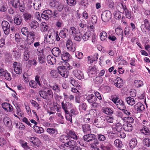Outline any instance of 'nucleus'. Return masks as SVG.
Masks as SVG:
<instances>
[{
  "label": "nucleus",
  "mask_w": 150,
  "mask_h": 150,
  "mask_svg": "<svg viewBox=\"0 0 150 150\" xmlns=\"http://www.w3.org/2000/svg\"><path fill=\"white\" fill-rule=\"evenodd\" d=\"M84 140L87 142H93L91 145V147L96 146L99 144L98 141L96 138L95 135L93 134H88L83 136Z\"/></svg>",
  "instance_id": "f257e3e1"
},
{
  "label": "nucleus",
  "mask_w": 150,
  "mask_h": 150,
  "mask_svg": "<svg viewBox=\"0 0 150 150\" xmlns=\"http://www.w3.org/2000/svg\"><path fill=\"white\" fill-rule=\"evenodd\" d=\"M112 100L116 105L117 107L120 110H123L125 108L124 102L122 100L119 99L118 97L116 96L113 97L112 98Z\"/></svg>",
  "instance_id": "f03ea898"
},
{
  "label": "nucleus",
  "mask_w": 150,
  "mask_h": 150,
  "mask_svg": "<svg viewBox=\"0 0 150 150\" xmlns=\"http://www.w3.org/2000/svg\"><path fill=\"white\" fill-rule=\"evenodd\" d=\"M67 66L68 65L67 67L64 66H60L58 67L57 69L59 73L62 76L64 77H66L67 76V69H70L71 67L69 66L68 63H66Z\"/></svg>",
  "instance_id": "7ed1b4c3"
},
{
  "label": "nucleus",
  "mask_w": 150,
  "mask_h": 150,
  "mask_svg": "<svg viewBox=\"0 0 150 150\" xmlns=\"http://www.w3.org/2000/svg\"><path fill=\"white\" fill-rule=\"evenodd\" d=\"M86 100L91 105L93 108H96L98 105V103H97V99L96 96L93 94L90 95L86 97Z\"/></svg>",
  "instance_id": "20e7f679"
},
{
  "label": "nucleus",
  "mask_w": 150,
  "mask_h": 150,
  "mask_svg": "<svg viewBox=\"0 0 150 150\" xmlns=\"http://www.w3.org/2000/svg\"><path fill=\"white\" fill-rule=\"evenodd\" d=\"M93 124L97 127L100 128L106 125V121L103 117L101 116L95 119Z\"/></svg>",
  "instance_id": "39448f33"
},
{
  "label": "nucleus",
  "mask_w": 150,
  "mask_h": 150,
  "mask_svg": "<svg viewBox=\"0 0 150 150\" xmlns=\"http://www.w3.org/2000/svg\"><path fill=\"white\" fill-rule=\"evenodd\" d=\"M111 17V13L109 11H105L101 14L102 19L104 22H107L109 21Z\"/></svg>",
  "instance_id": "423d86ee"
},
{
  "label": "nucleus",
  "mask_w": 150,
  "mask_h": 150,
  "mask_svg": "<svg viewBox=\"0 0 150 150\" xmlns=\"http://www.w3.org/2000/svg\"><path fill=\"white\" fill-rule=\"evenodd\" d=\"M1 26L4 34L6 35L8 34L10 32V25L8 22L3 21L1 23Z\"/></svg>",
  "instance_id": "0eeeda50"
},
{
  "label": "nucleus",
  "mask_w": 150,
  "mask_h": 150,
  "mask_svg": "<svg viewBox=\"0 0 150 150\" xmlns=\"http://www.w3.org/2000/svg\"><path fill=\"white\" fill-rule=\"evenodd\" d=\"M14 71L17 74H20L22 72L21 65L20 63L15 62L13 64Z\"/></svg>",
  "instance_id": "6e6552de"
},
{
  "label": "nucleus",
  "mask_w": 150,
  "mask_h": 150,
  "mask_svg": "<svg viewBox=\"0 0 150 150\" xmlns=\"http://www.w3.org/2000/svg\"><path fill=\"white\" fill-rule=\"evenodd\" d=\"M14 22L16 25H22L23 23L22 16L19 15H16L14 17Z\"/></svg>",
  "instance_id": "1a4fd4ad"
},
{
  "label": "nucleus",
  "mask_w": 150,
  "mask_h": 150,
  "mask_svg": "<svg viewBox=\"0 0 150 150\" xmlns=\"http://www.w3.org/2000/svg\"><path fill=\"white\" fill-rule=\"evenodd\" d=\"M135 110L139 112H141L145 109L144 105L142 103L138 102L134 106Z\"/></svg>",
  "instance_id": "9d476101"
},
{
  "label": "nucleus",
  "mask_w": 150,
  "mask_h": 150,
  "mask_svg": "<svg viewBox=\"0 0 150 150\" xmlns=\"http://www.w3.org/2000/svg\"><path fill=\"white\" fill-rule=\"evenodd\" d=\"M1 105L3 108L6 111L11 112L13 110L12 106L7 103H2Z\"/></svg>",
  "instance_id": "9b49d317"
},
{
  "label": "nucleus",
  "mask_w": 150,
  "mask_h": 150,
  "mask_svg": "<svg viewBox=\"0 0 150 150\" xmlns=\"http://www.w3.org/2000/svg\"><path fill=\"white\" fill-rule=\"evenodd\" d=\"M100 148L103 150H111L112 146L109 142H105L102 144Z\"/></svg>",
  "instance_id": "f8f14e48"
},
{
  "label": "nucleus",
  "mask_w": 150,
  "mask_h": 150,
  "mask_svg": "<svg viewBox=\"0 0 150 150\" xmlns=\"http://www.w3.org/2000/svg\"><path fill=\"white\" fill-rule=\"evenodd\" d=\"M52 52L54 56L58 57L61 54V51L59 47H55L52 49Z\"/></svg>",
  "instance_id": "ddd939ff"
},
{
  "label": "nucleus",
  "mask_w": 150,
  "mask_h": 150,
  "mask_svg": "<svg viewBox=\"0 0 150 150\" xmlns=\"http://www.w3.org/2000/svg\"><path fill=\"white\" fill-rule=\"evenodd\" d=\"M68 30L66 28H63L59 33L60 37L63 38H67L68 35Z\"/></svg>",
  "instance_id": "4468645a"
},
{
  "label": "nucleus",
  "mask_w": 150,
  "mask_h": 150,
  "mask_svg": "<svg viewBox=\"0 0 150 150\" xmlns=\"http://www.w3.org/2000/svg\"><path fill=\"white\" fill-rule=\"evenodd\" d=\"M69 137L68 136L62 135L60 137L59 140L60 141L64 143V146H65L68 142H69Z\"/></svg>",
  "instance_id": "2eb2a0df"
},
{
  "label": "nucleus",
  "mask_w": 150,
  "mask_h": 150,
  "mask_svg": "<svg viewBox=\"0 0 150 150\" xmlns=\"http://www.w3.org/2000/svg\"><path fill=\"white\" fill-rule=\"evenodd\" d=\"M83 131L84 134L88 133L91 132L90 125L88 124H85L82 125Z\"/></svg>",
  "instance_id": "dca6fc26"
},
{
  "label": "nucleus",
  "mask_w": 150,
  "mask_h": 150,
  "mask_svg": "<svg viewBox=\"0 0 150 150\" xmlns=\"http://www.w3.org/2000/svg\"><path fill=\"white\" fill-rule=\"evenodd\" d=\"M47 61L50 64L53 65L55 64L56 62V59L55 57L48 55L47 58Z\"/></svg>",
  "instance_id": "f3484780"
},
{
  "label": "nucleus",
  "mask_w": 150,
  "mask_h": 150,
  "mask_svg": "<svg viewBox=\"0 0 150 150\" xmlns=\"http://www.w3.org/2000/svg\"><path fill=\"white\" fill-rule=\"evenodd\" d=\"M70 55L67 52H64L62 54V59L64 62L68 61L69 59Z\"/></svg>",
  "instance_id": "a211bd4d"
},
{
  "label": "nucleus",
  "mask_w": 150,
  "mask_h": 150,
  "mask_svg": "<svg viewBox=\"0 0 150 150\" xmlns=\"http://www.w3.org/2000/svg\"><path fill=\"white\" fill-rule=\"evenodd\" d=\"M47 132L52 136L56 135L57 133V129L52 128H48L46 130Z\"/></svg>",
  "instance_id": "6ab92c4d"
},
{
  "label": "nucleus",
  "mask_w": 150,
  "mask_h": 150,
  "mask_svg": "<svg viewBox=\"0 0 150 150\" xmlns=\"http://www.w3.org/2000/svg\"><path fill=\"white\" fill-rule=\"evenodd\" d=\"M33 128L35 130V132L37 133L41 134L43 133L44 131V129L42 127H38L36 125L33 126Z\"/></svg>",
  "instance_id": "aec40b11"
},
{
  "label": "nucleus",
  "mask_w": 150,
  "mask_h": 150,
  "mask_svg": "<svg viewBox=\"0 0 150 150\" xmlns=\"http://www.w3.org/2000/svg\"><path fill=\"white\" fill-rule=\"evenodd\" d=\"M41 2L40 0H34L33 4L34 8L36 10H38L41 6Z\"/></svg>",
  "instance_id": "412c9836"
},
{
  "label": "nucleus",
  "mask_w": 150,
  "mask_h": 150,
  "mask_svg": "<svg viewBox=\"0 0 150 150\" xmlns=\"http://www.w3.org/2000/svg\"><path fill=\"white\" fill-rule=\"evenodd\" d=\"M117 82L114 83L115 85L118 88L122 87L123 84L122 79L120 78L119 77L117 79Z\"/></svg>",
  "instance_id": "4be33fe9"
},
{
  "label": "nucleus",
  "mask_w": 150,
  "mask_h": 150,
  "mask_svg": "<svg viewBox=\"0 0 150 150\" xmlns=\"http://www.w3.org/2000/svg\"><path fill=\"white\" fill-rule=\"evenodd\" d=\"M76 144V142L75 141L70 140V139L69 140V142H68L65 146L69 148L71 150Z\"/></svg>",
  "instance_id": "5701e85b"
},
{
  "label": "nucleus",
  "mask_w": 150,
  "mask_h": 150,
  "mask_svg": "<svg viewBox=\"0 0 150 150\" xmlns=\"http://www.w3.org/2000/svg\"><path fill=\"white\" fill-rule=\"evenodd\" d=\"M3 121L4 124L8 127H11V121L9 117H5L3 119Z\"/></svg>",
  "instance_id": "b1692460"
},
{
  "label": "nucleus",
  "mask_w": 150,
  "mask_h": 150,
  "mask_svg": "<svg viewBox=\"0 0 150 150\" xmlns=\"http://www.w3.org/2000/svg\"><path fill=\"white\" fill-rule=\"evenodd\" d=\"M103 112L109 115H110L112 114L113 110L110 108L108 107L103 108L102 109Z\"/></svg>",
  "instance_id": "393cba45"
},
{
  "label": "nucleus",
  "mask_w": 150,
  "mask_h": 150,
  "mask_svg": "<svg viewBox=\"0 0 150 150\" xmlns=\"http://www.w3.org/2000/svg\"><path fill=\"white\" fill-rule=\"evenodd\" d=\"M127 103L131 105H133L135 103V101L134 98L130 97H128L126 98Z\"/></svg>",
  "instance_id": "a878e982"
},
{
  "label": "nucleus",
  "mask_w": 150,
  "mask_h": 150,
  "mask_svg": "<svg viewBox=\"0 0 150 150\" xmlns=\"http://www.w3.org/2000/svg\"><path fill=\"white\" fill-rule=\"evenodd\" d=\"M45 89L46 91V94H47V99L49 97L53 98V93L52 90L49 88H45Z\"/></svg>",
  "instance_id": "bb28decb"
},
{
  "label": "nucleus",
  "mask_w": 150,
  "mask_h": 150,
  "mask_svg": "<svg viewBox=\"0 0 150 150\" xmlns=\"http://www.w3.org/2000/svg\"><path fill=\"white\" fill-rule=\"evenodd\" d=\"M71 104L69 103H62V109L64 110L66 114H68L69 111L67 110L69 108V105Z\"/></svg>",
  "instance_id": "cd10ccee"
},
{
  "label": "nucleus",
  "mask_w": 150,
  "mask_h": 150,
  "mask_svg": "<svg viewBox=\"0 0 150 150\" xmlns=\"http://www.w3.org/2000/svg\"><path fill=\"white\" fill-rule=\"evenodd\" d=\"M123 128L126 131L130 132L133 129V127L130 124H125L124 125Z\"/></svg>",
  "instance_id": "c85d7f7f"
},
{
  "label": "nucleus",
  "mask_w": 150,
  "mask_h": 150,
  "mask_svg": "<svg viewBox=\"0 0 150 150\" xmlns=\"http://www.w3.org/2000/svg\"><path fill=\"white\" fill-rule=\"evenodd\" d=\"M46 91L45 89L44 88L43 89L40 91L39 93L41 97L44 99L47 100V96Z\"/></svg>",
  "instance_id": "c756f323"
},
{
  "label": "nucleus",
  "mask_w": 150,
  "mask_h": 150,
  "mask_svg": "<svg viewBox=\"0 0 150 150\" xmlns=\"http://www.w3.org/2000/svg\"><path fill=\"white\" fill-rule=\"evenodd\" d=\"M45 40H46L48 43L50 44H52L54 42L53 39V37L52 36L51 34L49 35H47L46 37L45 36Z\"/></svg>",
  "instance_id": "7c9ffc66"
},
{
  "label": "nucleus",
  "mask_w": 150,
  "mask_h": 150,
  "mask_svg": "<svg viewBox=\"0 0 150 150\" xmlns=\"http://www.w3.org/2000/svg\"><path fill=\"white\" fill-rule=\"evenodd\" d=\"M50 87L56 93H59L60 91V87L57 84H55Z\"/></svg>",
  "instance_id": "2f4dec72"
},
{
  "label": "nucleus",
  "mask_w": 150,
  "mask_h": 150,
  "mask_svg": "<svg viewBox=\"0 0 150 150\" xmlns=\"http://www.w3.org/2000/svg\"><path fill=\"white\" fill-rule=\"evenodd\" d=\"M69 136L74 139L77 140L78 137L77 135L75 132L72 130H70L68 133Z\"/></svg>",
  "instance_id": "473e14b6"
},
{
  "label": "nucleus",
  "mask_w": 150,
  "mask_h": 150,
  "mask_svg": "<svg viewBox=\"0 0 150 150\" xmlns=\"http://www.w3.org/2000/svg\"><path fill=\"white\" fill-rule=\"evenodd\" d=\"M140 131L146 135H149L150 134V132L149 129L145 126H143V129Z\"/></svg>",
  "instance_id": "72a5a7b5"
},
{
  "label": "nucleus",
  "mask_w": 150,
  "mask_h": 150,
  "mask_svg": "<svg viewBox=\"0 0 150 150\" xmlns=\"http://www.w3.org/2000/svg\"><path fill=\"white\" fill-rule=\"evenodd\" d=\"M23 16L24 20L26 21H27L28 20L30 21L32 19V16L31 14L26 13L23 14Z\"/></svg>",
  "instance_id": "f704fd0d"
},
{
  "label": "nucleus",
  "mask_w": 150,
  "mask_h": 150,
  "mask_svg": "<svg viewBox=\"0 0 150 150\" xmlns=\"http://www.w3.org/2000/svg\"><path fill=\"white\" fill-rule=\"evenodd\" d=\"M12 3V6L16 8L18 7L20 4V0H10Z\"/></svg>",
  "instance_id": "c9c22d12"
},
{
  "label": "nucleus",
  "mask_w": 150,
  "mask_h": 150,
  "mask_svg": "<svg viewBox=\"0 0 150 150\" xmlns=\"http://www.w3.org/2000/svg\"><path fill=\"white\" fill-rule=\"evenodd\" d=\"M137 144V140L134 139H132L129 142V146L131 148H133Z\"/></svg>",
  "instance_id": "e433bc0d"
},
{
  "label": "nucleus",
  "mask_w": 150,
  "mask_h": 150,
  "mask_svg": "<svg viewBox=\"0 0 150 150\" xmlns=\"http://www.w3.org/2000/svg\"><path fill=\"white\" fill-rule=\"evenodd\" d=\"M69 82L74 86L77 87L79 86L77 81L75 80L72 77L70 78Z\"/></svg>",
  "instance_id": "4c0bfd02"
},
{
  "label": "nucleus",
  "mask_w": 150,
  "mask_h": 150,
  "mask_svg": "<svg viewBox=\"0 0 150 150\" xmlns=\"http://www.w3.org/2000/svg\"><path fill=\"white\" fill-rule=\"evenodd\" d=\"M30 25L31 28L35 29L38 26L39 23L37 21H34L31 22Z\"/></svg>",
  "instance_id": "58836bf2"
},
{
  "label": "nucleus",
  "mask_w": 150,
  "mask_h": 150,
  "mask_svg": "<svg viewBox=\"0 0 150 150\" xmlns=\"http://www.w3.org/2000/svg\"><path fill=\"white\" fill-rule=\"evenodd\" d=\"M98 53H95L93 57L92 58H91V59L90 57H88V59L89 61L90 60V63H93V61H96L98 59Z\"/></svg>",
  "instance_id": "ea45409f"
},
{
  "label": "nucleus",
  "mask_w": 150,
  "mask_h": 150,
  "mask_svg": "<svg viewBox=\"0 0 150 150\" xmlns=\"http://www.w3.org/2000/svg\"><path fill=\"white\" fill-rule=\"evenodd\" d=\"M135 86L137 87H139L143 85V82L140 80H135L134 81Z\"/></svg>",
  "instance_id": "a19ab883"
},
{
  "label": "nucleus",
  "mask_w": 150,
  "mask_h": 150,
  "mask_svg": "<svg viewBox=\"0 0 150 150\" xmlns=\"http://www.w3.org/2000/svg\"><path fill=\"white\" fill-rule=\"evenodd\" d=\"M74 39L76 41H80L81 40L82 36L80 33H78L73 36Z\"/></svg>",
  "instance_id": "79ce46f5"
},
{
  "label": "nucleus",
  "mask_w": 150,
  "mask_h": 150,
  "mask_svg": "<svg viewBox=\"0 0 150 150\" xmlns=\"http://www.w3.org/2000/svg\"><path fill=\"white\" fill-rule=\"evenodd\" d=\"M114 18L116 19L119 20L121 18V13L119 11H115L113 13Z\"/></svg>",
  "instance_id": "37998d69"
},
{
  "label": "nucleus",
  "mask_w": 150,
  "mask_h": 150,
  "mask_svg": "<svg viewBox=\"0 0 150 150\" xmlns=\"http://www.w3.org/2000/svg\"><path fill=\"white\" fill-rule=\"evenodd\" d=\"M21 32L22 34L25 36L27 35L29 33L28 29L26 27L22 28Z\"/></svg>",
  "instance_id": "c03bdc74"
},
{
  "label": "nucleus",
  "mask_w": 150,
  "mask_h": 150,
  "mask_svg": "<svg viewBox=\"0 0 150 150\" xmlns=\"http://www.w3.org/2000/svg\"><path fill=\"white\" fill-rule=\"evenodd\" d=\"M68 5L71 6H74L76 4V0H67Z\"/></svg>",
  "instance_id": "a18cd8bd"
},
{
  "label": "nucleus",
  "mask_w": 150,
  "mask_h": 150,
  "mask_svg": "<svg viewBox=\"0 0 150 150\" xmlns=\"http://www.w3.org/2000/svg\"><path fill=\"white\" fill-rule=\"evenodd\" d=\"M69 32L70 34L73 36L78 33L76 32V28L74 27L70 28Z\"/></svg>",
  "instance_id": "49530a36"
},
{
  "label": "nucleus",
  "mask_w": 150,
  "mask_h": 150,
  "mask_svg": "<svg viewBox=\"0 0 150 150\" xmlns=\"http://www.w3.org/2000/svg\"><path fill=\"white\" fill-rule=\"evenodd\" d=\"M107 34L105 31H103L100 34V39L101 40H103L106 38Z\"/></svg>",
  "instance_id": "de8ad7c7"
},
{
  "label": "nucleus",
  "mask_w": 150,
  "mask_h": 150,
  "mask_svg": "<svg viewBox=\"0 0 150 150\" xmlns=\"http://www.w3.org/2000/svg\"><path fill=\"white\" fill-rule=\"evenodd\" d=\"M114 144L117 147H121L122 145L121 141L118 139H116L115 141Z\"/></svg>",
  "instance_id": "09e8293b"
},
{
  "label": "nucleus",
  "mask_w": 150,
  "mask_h": 150,
  "mask_svg": "<svg viewBox=\"0 0 150 150\" xmlns=\"http://www.w3.org/2000/svg\"><path fill=\"white\" fill-rule=\"evenodd\" d=\"M124 12L126 17L128 19H130L132 17L131 12L127 9H125V11Z\"/></svg>",
  "instance_id": "8fccbe9b"
},
{
  "label": "nucleus",
  "mask_w": 150,
  "mask_h": 150,
  "mask_svg": "<svg viewBox=\"0 0 150 150\" xmlns=\"http://www.w3.org/2000/svg\"><path fill=\"white\" fill-rule=\"evenodd\" d=\"M29 85L31 87L33 88H35L37 87V83L34 81H31L29 82Z\"/></svg>",
  "instance_id": "3c124183"
},
{
  "label": "nucleus",
  "mask_w": 150,
  "mask_h": 150,
  "mask_svg": "<svg viewBox=\"0 0 150 150\" xmlns=\"http://www.w3.org/2000/svg\"><path fill=\"white\" fill-rule=\"evenodd\" d=\"M27 35V38H29L32 39H34V40L35 39V33L33 31L30 32Z\"/></svg>",
  "instance_id": "603ef678"
},
{
  "label": "nucleus",
  "mask_w": 150,
  "mask_h": 150,
  "mask_svg": "<svg viewBox=\"0 0 150 150\" xmlns=\"http://www.w3.org/2000/svg\"><path fill=\"white\" fill-rule=\"evenodd\" d=\"M144 144L147 147L150 146V139L146 138L144 139Z\"/></svg>",
  "instance_id": "864d4df0"
},
{
  "label": "nucleus",
  "mask_w": 150,
  "mask_h": 150,
  "mask_svg": "<svg viewBox=\"0 0 150 150\" xmlns=\"http://www.w3.org/2000/svg\"><path fill=\"white\" fill-rule=\"evenodd\" d=\"M44 13H45V14H46L47 15H48L49 17L51 18L52 16V11L50 10H45L43 11Z\"/></svg>",
  "instance_id": "5fc2aeb1"
},
{
  "label": "nucleus",
  "mask_w": 150,
  "mask_h": 150,
  "mask_svg": "<svg viewBox=\"0 0 150 150\" xmlns=\"http://www.w3.org/2000/svg\"><path fill=\"white\" fill-rule=\"evenodd\" d=\"M38 58L39 62L40 63L43 64L46 63L45 56H43L41 57H38Z\"/></svg>",
  "instance_id": "6e6d98bb"
},
{
  "label": "nucleus",
  "mask_w": 150,
  "mask_h": 150,
  "mask_svg": "<svg viewBox=\"0 0 150 150\" xmlns=\"http://www.w3.org/2000/svg\"><path fill=\"white\" fill-rule=\"evenodd\" d=\"M115 31L118 35H121L123 34V30L120 28H117L115 29Z\"/></svg>",
  "instance_id": "4d7b16f0"
},
{
  "label": "nucleus",
  "mask_w": 150,
  "mask_h": 150,
  "mask_svg": "<svg viewBox=\"0 0 150 150\" xmlns=\"http://www.w3.org/2000/svg\"><path fill=\"white\" fill-rule=\"evenodd\" d=\"M106 121L108 122L112 123L113 122L114 118L112 116H108L106 117Z\"/></svg>",
  "instance_id": "13d9d810"
},
{
  "label": "nucleus",
  "mask_w": 150,
  "mask_h": 150,
  "mask_svg": "<svg viewBox=\"0 0 150 150\" xmlns=\"http://www.w3.org/2000/svg\"><path fill=\"white\" fill-rule=\"evenodd\" d=\"M30 140V141L31 142L33 143L34 145H36L37 144L36 143V142H38L39 140V139L35 137H31Z\"/></svg>",
  "instance_id": "bf43d9fd"
},
{
  "label": "nucleus",
  "mask_w": 150,
  "mask_h": 150,
  "mask_svg": "<svg viewBox=\"0 0 150 150\" xmlns=\"http://www.w3.org/2000/svg\"><path fill=\"white\" fill-rule=\"evenodd\" d=\"M41 17L43 19L45 20L46 21H47L49 20L51 18L48 16L46 15L45 13L43 12L41 15Z\"/></svg>",
  "instance_id": "052dcab7"
},
{
  "label": "nucleus",
  "mask_w": 150,
  "mask_h": 150,
  "mask_svg": "<svg viewBox=\"0 0 150 150\" xmlns=\"http://www.w3.org/2000/svg\"><path fill=\"white\" fill-rule=\"evenodd\" d=\"M50 74L51 77L54 78H56L58 76V74L55 71L52 70L50 72Z\"/></svg>",
  "instance_id": "680f3d73"
},
{
  "label": "nucleus",
  "mask_w": 150,
  "mask_h": 150,
  "mask_svg": "<svg viewBox=\"0 0 150 150\" xmlns=\"http://www.w3.org/2000/svg\"><path fill=\"white\" fill-rule=\"evenodd\" d=\"M97 18L96 15H93L92 16L91 20L93 24L94 25V24H96L97 23Z\"/></svg>",
  "instance_id": "e2e57ef3"
},
{
  "label": "nucleus",
  "mask_w": 150,
  "mask_h": 150,
  "mask_svg": "<svg viewBox=\"0 0 150 150\" xmlns=\"http://www.w3.org/2000/svg\"><path fill=\"white\" fill-rule=\"evenodd\" d=\"M67 48L69 50L73 52H74L76 50L75 47L73 45V43L72 44L68 46Z\"/></svg>",
  "instance_id": "0e129e2a"
},
{
  "label": "nucleus",
  "mask_w": 150,
  "mask_h": 150,
  "mask_svg": "<svg viewBox=\"0 0 150 150\" xmlns=\"http://www.w3.org/2000/svg\"><path fill=\"white\" fill-rule=\"evenodd\" d=\"M98 139L100 141H103L106 139L105 137L103 135L99 134L98 135Z\"/></svg>",
  "instance_id": "69168bd1"
},
{
  "label": "nucleus",
  "mask_w": 150,
  "mask_h": 150,
  "mask_svg": "<svg viewBox=\"0 0 150 150\" xmlns=\"http://www.w3.org/2000/svg\"><path fill=\"white\" fill-rule=\"evenodd\" d=\"M5 77V79L8 81H10L11 79V77L10 74L9 73L6 72V71L5 72V74L3 75Z\"/></svg>",
  "instance_id": "338daca9"
},
{
  "label": "nucleus",
  "mask_w": 150,
  "mask_h": 150,
  "mask_svg": "<svg viewBox=\"0 0 150 150\" xmlns=\"http://www.w3.org/2000/svg\"><path fill=\"white\" fill-rule=\"evenodd\" d=\"M29 58V54L27 52H25L23 54V59L25 61H28Z\"/></svg>",
  "instance_id": "774afa93"
}]
</instances>
